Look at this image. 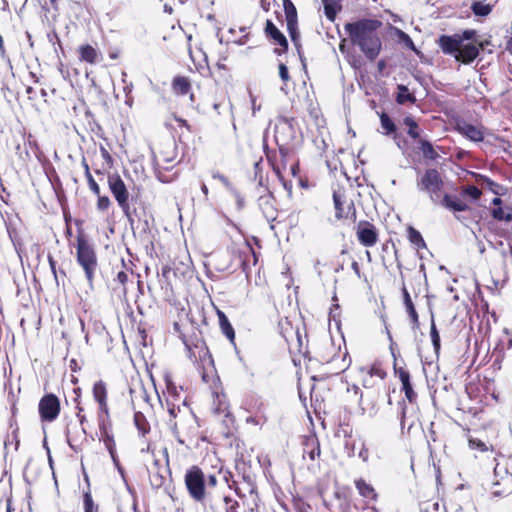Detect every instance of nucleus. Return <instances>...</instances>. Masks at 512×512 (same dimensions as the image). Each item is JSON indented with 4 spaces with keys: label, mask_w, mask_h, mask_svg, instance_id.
<instances>
[{
    "label": "nucleus",
    "mask_w": 512,
    "mask_h": 512,
    "mask_svg": "<svg viewBox=\"0 0 512 512\" xmlns=\"http://www.w3.org/2000/svg\"><path fill=\"white\" fill-rule=\"evenodd\" d=\"M191 80L187 76L176 75L172 79L171 88L174 94L184 96L191 91Z\"/></svg>",
    "instance_id": "31"
},
{
    "label": "nucleus",
    "mask_w": 512,
    "mask_h": 512,
    "mask_svg": "<svg viewBox=\"0 0 512 512\" xmlns=\"http://www.w3.org/2000/svg\"><path fill=\"white\" fill-rule=\"evenodd\" d=\"M463 431L465 432V436L467 437L468 439V445L470 447V449H473V450H478V451H481V452H485L488 450L486 444L480 440V439H477V438H473L469 435L471 429L467 426H461Z\"/></svg>",
    "instance_id": "46"
},
{
    "label": "nucleus",
    "mask_w": 512,
    "mask_h": 512,
    "mask_svg": "<svg viewBox=\"0 0 512 512\" xmlns=\"http://www.w3.org/2000/svg\"><path fill=\"white\" fill-rule=\"evenodd\" d=\"M303 457L306 456L313 463V467H320L321 444L316 434H310L304 437L302 441Z\"/></svg>",
    "instance_id": "23"
},
{
    "label": "nucleus",
    "mask_w": 512,
    "mask_h": 512,
    "mask_svg": "<svg viewBox=\"0 0 512 512\" xmlns=\"http://www.w3.org/2000/svg\"><path fill=\"white\" fill-rule=\"evenodd\" d=\"M279 76L284 83L290 80L288 68L284 63L279 64Z\"/></svg>",
    "instance_id": "63"
},
{
    "label": "nucleus",
    "mask_w": 512,
    "mask_h": 512,
    "mask_svg": "<svg viewBox=\"0 0 512 512\" xmlns=\"http://www.w3.org/2000/svg\"><path fill=\"white\" fill-rule=\"evenodd\" d=\"M75 411L79 424L81 425L82 430L85 433V424L88 422V420L84 411V407L80 404V402L76 403Z\"/></svg>",
    "instance_id": "57"
},
{
    "label": "nucleus",
    "mask_w": 512,
    "mask_h": 512,
    "mask_svg": "<svg viewBox=\"0 0 512 512\" xmlns=\"http://www.w3.org/2000/svg\"><path fill=\"white\" fill-rule=\"evenodd\" d=\"M47 259H48V263H49L51 272H52V274L54 276V279H55V281H56V283L58 285L59 284L58 273L60 274L62 279L66 278L67 274H66L65 270H63V269L57 270V268H56V264L57 263H56V260L54 259V257L52 255L49 254Z\"/></svg>",
    "instance_id": "53"
},
{
    "label": "nucleus",
    "mask_w": 512,
    "mask_h": 512,
    "mask_svg": "<svg viewBox=\"0 0 512 512\" xmlns=\"http://www.w3.org/2000/svg\"><path fill=\"white\" fill-rule=\"evenodd\" d=\"M484 50V43H473L461 44L457 54H455V60L465 65L471 64L475 59L478 58L480 51Z\"/></svg>",
    "instance_id": "24"
},
{
    "label": "nucleus",
    "mask_w": 512,
    "mask_h": 512,
    "mask_svg": "<svg viewBox=\"0 0 512 512\" xmlns=\"http://www.w3.org/2000/svg\"><path fill=\"white\" fill-rule=\"evenodd\" d=\"M437 43L441 48V51L446 55H453L458 53L461 46L460 34L454 35H441Z\"/></svg>",
    "instance_id": "26"
},
{
    "label": "nucleus",
    "mask_w": 512,
    "mask_h": 512,
    "mask_svg": "<svg viewBox=\"0 0 512 512\" xmlns=\"http://www.w3.org/2000/svg\"><path fill=\"white\" fill-rule=\"evenodd\" d=\"M333 204L337 221H356V207L347 188L338 186V188L333 191Z\"/></svg>",
    "instance_id": "11"
},
{
    "label": "nucleus",
    "mask_w": 512,
    "mask_h": 512,
    "mask_svg": "<svg viewBox=\"0 0 512 512\" xmlns=\"http://www.w3.org/2000/svg\"><path fill=\"white\" fill-rule=\"evenodd\" d=\"M182 392V387L176 386V384L170 379L166 380V392H164L166 399H170L174 402H182L185 404V399H181Z\"/></svg>",
    "instance_id": "37"
},
{
    "label": "nucleus",
    "mask_w": 512,
    "mask_h": 512,
    "mask_svg": "<svg viewBox=\"0 0 512 512\" xmlns=\"http://www.w3.org/2000/svg\"><path fill=\"white\" fill-rule=\"evenodd\" d=\"M455 130L473 142H481L485 137V128L482 124L474 125L464 119L456 120Z\"/></svg>",
    "instance_id": "21"
},
{
    "label": "nucleus",
    "mask_w": 512,
    "mask_h": 512,
    "mask_svg": "<svg viewBox=\"0 0 512 512\" xmlns=\"http://www.w3.org/2000/svg\"><path fill=\"white\" fill-rule=\"evenodd\" d=\"M492 205L495 207L491 209L490 214L494 220L512 222V207L507 206L503 209L501 207L502 199L499 197L492 200Z\"/></svg>",
    "instance_id": "30"
},
{
    "label": "nucleus",
    "mask_w": 512,
    "mask_h": 512,
    "mask_svg": "<svg viewBox=\"0 0 512 512\" xmlns=\"http://www.w3.org/2000/svg\"><path fill=\"white\" fill-rule=\"evenodd\" d=\"M205 507L211 512H239L240 505L228 495L209 491Z\"/></svg>",
    "instance_id": "16"
},
{
    "label": "nucleus",
    "mask_w": 512,
    "mask_h": 512,
    "mask_svg": "<svg viewBox=\"0 0 512 512\" xmlns=\"http://www.w3.org/2000/svg\"><path fill=\"white\" fill-rule=\"evenodd\" d=\"M187 356L193 363L203 381L208 382L207 372L214 368V361L205 340L198 334L182 336Z\"/></svg>",
    "instance_id": "3"
},
{
    "label": "nucleus",
    "mask_w": 512,
    "mask_h": 512,
    "mask_svg": "<svg viewBox=\"0 0 512 512\" xmlns=\"http://www.w3.org/2000/svg\"><path fill=\"white\" fill-rule=\"evenodd\" d=\"M359 374L362 386L365 389H378L387 378L386 368L380 360H375L371 364L361 367Z\"/></svg>",
    "instance_id": "12"
},
{
    "label": "nucleus",
    "mask_w": 512,
    "mask_h": 512,
    "mask_svg": "<svg viewBox=\"0 0 512 512\" xmlns=\"http://www.w3.org/2000/svg\"><path fill=\"white\" fill-rule=\"evenodd\" d=\"M172 118L175 120L180 129H185L189 134L194 132L193 127L187 122V120L177 116L176 114H172Z\"/></svg>",
    "instance_id": "58"
},
{
    "label": "nucleus",
    "mask_w": 512,
    "mask_h": 512,
    "mask_svg": "<svg viewBox=\"0 0 512 512\" xmlns=\"http://www.w3.org/2000/svg\"><path fill=\"white\" fill-rule=\"evenodd\" d=\"M380 123H381V127L382 129L384 130V134L387 135V136H392L393 139L395 140L396 144L398 145L399 148H403L402 144L403 143L404 145L406 144V141L405 140H401L400 139V135L399 133L397 132V126L396 124L394 123V121L389 117V115L385 112H382L380 115Z\"/></svg>",
    "instance_id": "27"
},
{
    "label": "nucleus",
    "mask_w": 512,
    "mask_h": 512,
    "mask_svg": "<svg viewBox=\"0 0 512 512\" xmlns=\"http://www.w3.org/2000/svg\"><path fill=\"white\" fill-rule=\"evenodd\" d=\"M335 356L336 351L333 343L326 342L319 346L316 359L321 363H330L334 361Z\"/></svg>",
    "instance_id": "34"
},
{
    "label": "nucleus",
    "mask_w": 512,
    "mask_h": 512,
    "mask_svg": "<svg viewBox=\"0 0 512 512\" xmlns=\"http://www.w3.org/2000/svg\"><path fill=\"white\" fill-rule=\"evenodd\" d=\"M407 238H408L410 244L417 251L426 248V243H425L421 233L417 229H415L413 226H408Z\"/></svg>",
    "instance_id": "38"
},
{
    "label": "nucleus",
    "mask_w": 512,
    "mask_h": 512,
    "mask_svg": "<svg viewBox=\"0 0 512 512\" xmlns=\"http://www.w3.org/2000/svg\"><path fill=\"white\" fill-rule=\"evenodd\" d=\"M264 152L268 164L272 168L273 172L279 181L286 187L284 173L296 153L294 147H278L277 149H269L266 141H264Z\"/></svg>",
    "instance_id": "8"
},
{
    "label": "nucleus",
    "mask_w": 512,
    "mask_h": 512,
    "mask_svg": "<svg viewBox=\"0 0 512 512\" xmlns=\"http://www.w3.org/2000/svg\"><path fill=\"white\" fill-rule=\"evenodd\" d=\"M471 10L476 16H487L491 13L492 6L489 4H483L479 1H475L471 5Z\"/></svg>",
    "instance_id": "51"
},
{
    "label": "nucleus",
    "mask_w": 512,
    "mask_h": 512,
    "mask_svg": "<svg viewBox=\"0 0 512 512\" xmlns=\"http://www.w3.org/2000/svg\"><path fill=\"white\" fill-rule=\"evenodd\" d=\"M165 401H166L168 413L171 417V419H170V424H171V423H173V421L178 420L180 418V416L183 414L181 413L179 402H174V401H171L170 399H166Z\"/></svg>",
    "instance_id": "48"
},
{
    "label": "nucleus",
    "mask_w": 512,
    "mask_h": 512,
    "mask_svg": "<svg viewBox=\"0 0 512 512\" xmlns=\"http://www.w3.org/2000/svg\"><path fill=\"white\" fill-rule=\"evenodd\" d=\"M237 257L242 271L247 275L251 272V268L258 263V255L248 240L238 248Z\"/></svg>",
    "instance_id": "22"
},
{
    "label": "nucleus",
    "mask_w": 512,
    "mask_h": 512,
    "mask_svg": "<svg viewBox=\"0 0 512 512\" xmlns=\"http://www.w3.org/2000/svg\"><path fill=\"white\" fill-rule=\"evenodd\" d=\"M61 402L59 397L54 393L44 394L38 403L39 418L42 423H52L60 415Z\"/></svg>",
    "instance_id": "13"
},
{
    "label": "nucleus",
    "mask_w": 512,
    "mask_h": 512,
    "mask_svg": "<svg viewBox=\"0 0 512 512\" xmlns=\"http://www.w3.org/2000/svg\"><path fill=\"white\" fill-rule=\"evenodd\" d=\"M167 471V467H162V469L157 470H149V479L151 485L155 488H160L165 483L166 477L164 473Z\"/></svg>",
    "instance_id": "44"
},
{
    "label": "nucleus",
    "mask_w": 512,
    "mask_h": 512,
    "mask_svg": "<svg viewBox=\"0 0 512 512\" xmlns=\"http://www.w3.org/2000/svg\"><path fill=\"white\" fill-rule=\"evenodd\" d=\"M170 427L177 442L187 449L196 448L205 440L198 420L192 413H183L178 420L170 424Z\"/></svg>",
    "instance_id": "5"
},
{
    "label": "nucleus",
    "mask_w": 512,
    "mask_h": 512,
    "mask_svg": "<svg viewBox=\"0 0 512 512\" xmlns=\"http://www.w3.org/2000/svg\"><path fill=\"white\" fill-rule=\"evenodd\" d=\"M134 424L142 436L150 432V424L146 416L140 411L134 413Z\"/></svg>",
    "instance_id": "43"
},
{
    "label": "nucleus",
    "mask_w": 512,
    "mask_h": 512,
    "mask_svg": "<svg viewBox=\"0 0 512 512\" xmlns=\"http://www.w3.org/2000/svg\"><path fill=\"white\" fill-rule=\"evenodd\" d=\"M477 35V31L474 29H467L460 34L461 43L463 44L464 40H473Z\"/></svg>",
    "instance_id": "64"
},
{
    "label": "nucleus",
    "mask_w": 512,
    "mask_h": 512,
    "mask_svg": "<svg viewBox=\"0 0 512 512\" xmlns=\"http://www.w3.org/2000/svg\"><path fill=\"white\" fill-rule=\"evenodd\" d=\"M383 23L378 19L361 18L344 25L351 43L357 46L366 59L375 61L382 51V38L379 30Z\"/></svg>",
    "instance_id": "1"
},
{
    "label": "nucleus",
    "mask_w": 512,
    "mask_h": 512,
    "mask_svg": "<svg viewBox=\"0 0 512 512\" xmlns=\"http://www.w3.org/2000/svg\"><path fill=\"white\" fill-rule=\"evenodd\" d=\"M403 124L407 126V134L410 138H412L414 141H418L421 139V129L417 121L410 115L406 116L403 119Z\"/></svg>",
    "instance_id": "40"
},
{
    "label": "nucleus",
    "mask_w": 512,
    "mask_h": 512,
    "mask_svg": "<svg viewBox=\"0 0 512 512\" xmlns=\"http://www.w3.org/2000/svg\"><path fill=\"white\" fill-rule=\"evenodd\" d=\"M107 184L123 214L127 218H131L133 210L131 208L130 200L137 201L140 195V188L133 187L132 192L130 193L125 181L117 172L108 174Z\"/></svg>",
    "instance_id": "6"
},
{
    "label": "nucleus",
    "mask_w": 512,
    "mask_h": 512,
    "mask_svg": "<svg viewBox=\"0 0 512 512\" xmlns=\"http://www.w3.org/2000/svg\"><path fill=\"white\" fill-rule=\"evenodd\" d=\"M295 138L294 118L280 116L274 128V139L277 147H293Z\"/></svg>",
    "instance_id": "15"
},
{
    "label": "nucleus",
    "mask_w": 512,
    "mask_h": 512,
    "mask_svg": "<svg viewBox=\"0 0 512 512\" xmlns=\"http://www.w3.org/2000/svg\"><path fill=\"white\" fill-rule=\"evenodd\" d=\"M100 153H101V156L102 158L104 159L106 165H107V168L108 169H111L113 168L114 166V159L112 157V155L110 154V152L103 146L100 147Z\"/></svg>",
    "instance_id": "59"
},
{
    "label": "nucleus",
    "mask_w": 512,
    "mask_h": 512,
    "mask_svg": "<svg viewBox=\"0 0 512 512\" xmlns=\"http://www.w3.org/2000/svg\"><path fill=\"white\" fill-rule=\"evenodd\" d=\"M393 372L395 378H397L401 383V391L404 393L405 398L409 403H415L418 396L414 390L412 376L406 364L403 363V365H399L397 359L394 358Z\"/></svg>",
    "instance_id": "17"
},
{
    "label": "nucleus",
    "mask_w": 512,
    "mask_h": 512,
    "mask_svg": "<svg viewBox=\"0 0 512 512\" xmlns=\"http://www.w3.org/2000/svg\"><path fill=\"white\" fill-rule=\"evenodd\" d=\"M288 166H289L290 174L293 177H298L299 173H300V167H299V161L296 157V154L294 155L293 160L290 162V164Z\"/></svg>",
    "instance_id": "61"
},
{
    "label": "nucleus",
    "mask_w": 512,
    "mask_h": 512,
    "mask_svg": "<svg viewBox=\"0 0 512 512\" xmlns=\"http://www.w3.org/2000/svg\"><path fill=\"white\" fill-rule=\"evenodd\" d=\"M228 60L227 55H222L218 59L216 63V68L218 70L219 76L221 78H225L227 73L230 71V68L227 66L226 61Z\"/></svg>",
    "instance_id": "56"
},
{
    "label": "nucleus",
    "mask_w": 512,
    "mask_h": 512,
    "mask_svg": "<svg viewBox=\"0 0 512 512\" xmlns=\"http://www.w3.org/2000/svg\"><path fill=\"white\" fill-rule=\"evenodd\" d=\"M417 142L418 150L422 153L423 157L427 160L435 161L439 157V154L433 147L432 143L427 139H419Z\"/></svg>",
    "instance_id": "36"
},
{
    "label": "nucleus",
    "mask_w": 512,
    "mask_h": 512,
    "mask_svg": "<svg viewBox=\"0 0 512 512\" xmlns=\"http://www.w3.org/2000/svg\"><path fill=\"white\" fill-rule=\"evenodd\" d=\"M217 477L214 474H210L208 478L206 479V492L212 491L215 492L213 489L217 485Z\"/></svg>",
    "instance_id": "62"
},
{
    "label": "nucleus",
    "mask_w": 512,
    "mask_h": 512,
    "mask_svg": "<svg viewBox=\"0 0 512 512\" xmlns=\"http://www.w3.org/2000/svg\"><path fill=\"white\" fill-rule=\"evenodd\" d=\"M278 330L280 335L286 341L290 354L305 356L308 353L299 327L294 325L289 317L285 316L280 318L278 322Z\"/></svg>",
    "instance_id": "9"
},
{
    "label": "nucleus",
    "mask_w": 512,
    "mask_h": 512,
    "mask_svg": "<svg viewBox=\"0 0 512 512\" xmlns=\"http://www.w3.org/2000/svg\"><path fill=\"white\" fill-rule=\"evenodd\" d=\"M292 506L296 512H310L312 507L300 496H294L292 499Z\"/></svg>",
    "instance_id": "52"
},
{
    "label": "nucleus",
    "mask_w": 512,
    "mask_h": 512,
    "mask_svg": "<svg viewBox=\"0 0 512 512\" xmlns=\"http://www.w3.org/2000/svg\"><path fill=\"white\" fill-rule=\"evenodd\" d=\"M184 482L190 497L205 506L208 492H206V479L202 469L196 465L191 466L185 473Z\"/></svg>",
    "instance_id": "10"
},
{
    "label": "nucleus",
    "mask_w": 512,
    "mask_h": 512,
    "mask_svg": "<svg viewBox=\"0 0 512 512\" xmlns=\"http://www.w3.org/2000/svg\"><path fill=\"white\" fill-rule=\"evenodd\" d=\"M473 176L475 178V181L480 184L481 186L487 187L491 192H493L496 195H500L499 189L500 185L496 182H494L489 177L479 174V173H473Z\"/></svg>",
    "instance_id": "41"
},
{
    "label": "nucleus",
    "mask_w": 512,
    "mask_h": 512,
    "mask_svg": "<svg viewBox=\"0 0 512 512\" xmlns=\"http://www.w3.org/2000/svg\"><path fill=\"white\" fill-rule=\"evenodd\" d=\"M212 178L220 181L227 188L231 187L230 179L226 175L220 173L219 171H213Z\"/></svg>",
    "instance_id": "60"
},
{
    "label": "nucleus",
    "mask_w": 512,
    "mask_h": 512,
    "mask_svg": "<svg viewBox=\"0 0 512 512\" xmlns=\"http://www.w3.org/2000/svg\"><path fill=\"white\" fill-rule=\"evenodd\" d=\"M90 191L97 197L96 208L100 212H106L112 205L110 198L107 195L101 194L99 184L96 182L92 175L85 178Z\"/></svg>",
    "instance_id": "25"
},
{
    "label": "nucleus",
    "mask_w": 512,
    "mask_h": 512,
    "mask_svg": "<svg viewBox=\"0 0 512 512\" xmlns=\"http://www.w3.org/2000/svg\"><path fill=\"white\" fill-rule=\"evenodd\" d=\"M283 8L285 13V19L287 24V31L291 38V41L299 51L301 48L300 43V32L298 28V13L295 5L291 0H282Z\"/></svg>",
    "instance_id": "18"
},
{
    "label": "nucleus",
    "mask_w": 512,
    "mask_h": 512,
    "mask_svg": "<svg viewBox=\"0 0 512 512\" xmlns=\"http://www.w3.org/2000/svg\"><path fill=\"white\" fill-rule=\"evenodd\" d=\"M397 35L399 38V42L404 44L405 47H407L408 49H410L417 55L420 53V51L415 46L412 38L407 33H405L404 31H402L400 29H397Z\"/></svg>",
    "instance_id": "50"
},
{
    "label": "nucleus",
    "mask_w": 512,
    "mask_h": 512,
    "mask_svg": "<svg viewBox=\"0 0 512 512\" xmlns=\"http://www.w3.org/2000/svg\"><path fill=\"white\" fill-rule=\"evenodd\" d=\"M76 262L84 271L85 278L90 288H93L97 270L99 268L96 249L85 235L83 230H79L76 237Z\"/></svg>",
    "instance_id": "4"
},
{
    "label": "nucleus",
    "mask_w": 512,
    "mask_h": 512,
    "mask_svg": "<svg viewBox=\"0 0 512 512\" xmlns=\"http://www.w3.org/2000/svg\"><path fill=\"white\" fill-rule=\"evenodd\" d=\"M340 256H342V257L347 256L351 260V268L355 272L356 276L358 278H361L360 265L356 260H353L352 257L350 256L349 247L347 245H344L343 248L341 249Z\"/></svg>",
    "instance_id": "55"
},
{
    "label": "nucleus",
    "mask_w": 512,
    "mask_h": 512,
    "mask_svg": "<svg viewBox=\"0 0 512 512\" xmlns=\"http://www.w3.org/2000/svg\"><path fill=\"white\" fill-rule=\"evenodd\" d=\"M77 52L79 60L90 65L98 63L101 59V53L88 43L80 45Z\"/></svg>",
    "instance_id": "29"
},
{
    "label": "nucleus",
    "mask_w": 512,
    "mask_h": 512,
    "mask_svg": "<svg viewBox=\"0 0 512 512\" xmlns=\"http://www.w3.org/2000/svg\"><path fill=\"white\" fill-rule=\"evenodd\" d=\"M430 337H431V341H432L435 353L438 354L440 351V348H441V343H440V335H439V332L436 328L434 321H432V324H431Z\"/></svg>",
    "instance_id": "54"
},
{
    "label": "nucleus",
    "mask_w": 512,
    "mask_h": 512,
    "mask_svg": "<svg viewBox=\"0 0 512 512\" xmlns=\"http://www.w3.org/2000/svg\"><path fill=\"white\" fill-rule=\"evenodd\" d=\"M264 34L270 43L278 46L275 48L276 54L281 55L288 51L289 44L287 38L270 19H267L265 22Z\"/></svg>",
    "instance_id": "20"
},
{
    "label": "nucleus",
    "mask_w": 512,
    "mask_h": 512,
    "mask_svg": "<svg viewBox=\"0 0 512 512\" xmlns=\"http://www.w3.org/2000/svg\"><path fill=\"white\" fill-rule=\"evenodd\" d=\"M98 425L104 445L109 451L111 457L114 459L116 453V444L114 441V437L111 433V418H109L107 422L105 420L104 423L98 422Z\"/></svg>",
    "instance_id": "28"
},
{
    "label": "nucleus",
    "mask_w": 512,
    "mask_h": 512,
    "mask_svg": "<svg viewBox=\"0 0 512 512\" xmlns=\"http://www.w3.org/2000/svg\"><path fill=\"white\" fill-rule=\"evenodd\" d=\"M83 509L84 512H101L100 506L94 501L89 487L83 492Z\"/></svg>",
    "instance_id": "45"
},
{
    "label": "nucleus",
    "mask_w": 512,
    "mask_h": 512,
    "mask_svg": "<svg viewBox=\"0 0 512 512\" xmlns=\"http://www.w3.org/2000/svg\"><path fill=\"white\" fill-rule=\"evenodd\" d=\"M355 233L357 240L364 247H373L379 240L377 227L368 220H360L355 227Z\"/></svg>",
    "instance_id": "19"
},
{
    "label": "nucleus",
    "mask_w": 512,
    "mask_h": 512,
    "mask_svg": "<svg viewBox=\"0 0 512 512\" xmlns=\"http://www.w3.org/2000/svg\"><path fill=\"white\" fill-rule=\"evenodd\" d=\"M339 2L340 0H322L325 16L330 21L335 20L337 12L341 9Z\"/></svg>",
    "instance_id": "42"
},
{
    "label": "nucleus",
    "mask_w": 512,
    "mask_h": 512,
    "mask_svg": "<svg viewBox=\"0 0 512 512\" xmlns=\"http://www.w3.org/2000/svg\"><path fill=\"white\" fill-rule=\"evenodd\" d=\"M403 301L407 314L409 315L412 328L416 329L419 327V316L415 309L412 298L405 286L402 288Z\"/></svg>",
    "instance_id": "33"
},
{
    "label": "nucleus",
    "mask_w": 512,
    "mask_h": 512,
    "mask_svg": "<svg viewBox=\"0 0 512 512\" xmlns=\"http://www.w3.org/2000/svg\"><path fill=\"white\" fill-rule=\"evenodd\" d=\"M355 487L357 488L359 494L368 499V500H376L377 499V493L374 489V487L366 482L363 478L355 480Z\"/></svg>",
    "instance_id": "35"
},
{
    "label": "nucleus",
    "mask_w": 512,
    "mask_h": 512,
    "mask_svg": "<svg viewBox=\"0 0 512 512\" xmlns=\"http://www.w3.org/2000/svg\"><path fill=\"white\" fill-rule=\"evenodd\" d=\"M92 397L97 404V420L104 423L111 418L110 407L108 404V385L103 380L94 382L92 386Z\"/></svg>",
    "instance_id": "14"
},
{
    "label": "nucleus",
    "mask_w": 512,
    "mask_h": 512,
    "mask_svg": "<svg viewBox=\"0 0 512 512\" xmlns=\"http://www.w3.org/2000/svg\"><path fill=\"white\" fill-rule=\"evenodd\" d=\"M267 420L268 417L265 414V412L259 409L254 415L248 416L246 418V423L262 427L264 424L267 423Z\"/></svg>",
    "instance_id": "49"
},
{
    "label": "nucleus",
    "mask_w": 512,
    "mask_h": 512,
    "mask_svg": "<svg viewBox=\"0 0 512 512\" xmlns=\"http://www.w3.org/2000/svg\"><path fill=\"white\" fill-rule=\"evenodd\" d=\"M396 102L400 105H404L406 103L415 104L416 97L413 93L409 92L407 86L399 84L397 86Z\"/></svg>",
    "instance_id": "39"
},
{
    "label": "nucleus",
    "mask_w": 512,
    "mask_h": 512,
    "mask_svg": "<svg viewBox=\"0 0 512 512\" xmlns=\"http://www.w3.org/2000/svg\"><path fill=\"white\" fill-rule=\"evenodd\" d=\"M460 195L463 198L469 197L472 200L476 201V200H479L481 198L482 191L478 187H476L474 185H466V186H462L461 187Z\"/></svg>",
    "instance_id": "47"
},
{
    "label": "nucleus",
    "mask_w": 512,
    "mask_h": 512,
    "mask_svg": "<svg viewBox=\"0 0 512 512\" xmlns=\"http://www.w3.org/2000/svg\"><path fill=\"white\" fill-rule=\"evenodd\" d=\"M216 314L222 334L229 340L230 343L235 344V330L231 325L228 317L220 309H217Z\"/></svg>",
    "instance_id": "32"
},
{
    "label": "nucleus",
    "mask_w": 512,
    "mask_h": 512,
    "mask_svg": "<svg viewBox=\"0 0 512 512\" xmlns=\"http://www.w3.org/2000/svg\"><path fill=\"white\" fill-rule=\"evenodd\" d=\"M417 188L427 194L430 201L452 212H464L469 210L467 203L455 195L444 192V181L441 173L436 168H427L417 178Z\"/></svg>",
    "instance_id": "2"
},
{
    "label": "nucleus",
    "mask_w": 512,
    "mask_h": 512,
    "mask_svg": "<svg viewBox=\"0 0 512 512\" xmlns=\"http://www.w3.org/2000/svg\"><path fill=\"white\" fill-rule=\"evenodd\" d=\"M465 393L467 398H460L458 400L457 409L464 414L479 418L484 412L487 400V395L483 391L480 380L468 382L465 385Z\"/></svg>",
    "instance_id": "7"
}]
</instances>
